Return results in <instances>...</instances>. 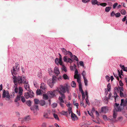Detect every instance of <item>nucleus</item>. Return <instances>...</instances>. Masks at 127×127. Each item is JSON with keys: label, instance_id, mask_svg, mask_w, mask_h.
<instances>
[{"label": "nucleus", "instance_id": "nucleus-1", "mask_svg": "<svg viewBox=\"0 0 127 127\" xmlns=\"http://www.w3.org/2000/svg\"><path fill=\"white\" fill-rule=\"evenodd\" d=\"M18 64L16 63L15 66H14L13 68V70L11 71V72L12 75H13V78L14 79V82L15 85H17L18 83L17 81H18L17 79L19 77H21V76H19L17 77L16 76H14L16 75L18 72L19 71V67L18 66Z\"/></svg>", "mask_w": 127, "mask_h": 127}, {"label": "nucleus", "instance_id": "nucleus-2", "mask_svg": "<svg viewBox=\"0 0 127 127\" xmlns=\"http://www.w3.org/2000/svg\"><path fill=\"white\" fill-rule=\"evenodd\" d=\"M17 83H18L19 85H21L22 84H24V87L25 89L29 91L30 89V87L29 84H28V82L26 81V77L22 76L21 77H19L17 79Z\"/></svg>", "mask_w": 127, "mask_h": 127}, {"label": "nucleus", "instance_id": "nucleus-3", "mask_svg": "<svg viewBox=\"0 0 127 127\" xmlns=\"http://www.w3.org/2000/svg\"><path fill=\"white\" fill-rule=\"evenodd\" d=\"M56 91H58L59 93H64L66 91L68 93V88L67 85L65 86H63L62 85H60L59 87L56 89Z\"/></svg>", "mask_w": 127, "mask_h": 127}, {"label": "nucleus", "instance_id": "nucleus-4", "mask_svg": "<svg viewBox=\"0 0 127 127\" xmlns=\"http://www.w3.org/2000/svg\"><path fill=\"white\" fill-rule=\"evenodd\" d=\"M57 79L56 76L54 75L53 76L52 79H50L48 80L47 81L48 84L51 88H52L53 87Z\"/></svg>", "mask_w": 127, "mask_h": 127}, {"label": "nucleus", "instance_id": "nucleus-5", "mask_svg": "<svg viewBox=\"0 0 127 127\" xmlns=\"http://www.w3.org/2000/svg\"><path fill=\"white\" fill-rule=\"evenodd\" d=\"M49 72L50 75H53L52 73H55L56 76H58L60 73V72L58 68L56 66L54 68V71H53L51 68H50L49 69Z\"/></svg>", "mask_w": 127, "mask_h": 127}, {"label": "nucleus", "instance_id": "nucleus-6", "mask_svg": "<svg viewBox=\"0 0 127 127\" xmlns=\"http://www.w3.org/2000/svg\"><path fill=\"white\" fill-rule=\"evenodd\" d=\"M117 115V112H115V110L113 111V116H110L109 117L108 120H110L112 121L115 122L116 121L115 119L116 118Z\"/></svg>", "mask_w": 127, "mask_h": 127}, {"label": "nucleus", "instance_id": "nucleus-7", "mask_svg": "<svg viewBox=\"0 0 127 127\" xmlns=\"http://www.w3.org/2000/svg\"><path fill=\"white\" fill-rule=\"evenodd\" d=\"M2 97L5 98L6 97L8 98H10V97L9 91L7 90L5 91V90H3Z\"/></svg>", "mask_w": 127, "mask_h": 127}, {"label": "nucleus", "instance_id": "nucleus-8", "mask_svg": "<svg viewBox=\"0 0 127 127\" xmlns=\"http://www.w3.org/2000/svg\"><path fill=\"white\" fill-rule=\"evenodd\" d=\"M119 103H115L114 105V107L115 108V109L113 110H115V112H120L122 110V108H121V106L119 107Z\"/></svg>", "mask_w": 127, "mask_h": 127}, {"label": "nucleus", "instance_id": "nucleus-9", "mask_svg": "<svg viewBox=\"0 0 127 127\" xmlns=\"http://www.w3.org/2000/svg\"><path fill=\"white\" fill-rule=\"evenodd\" d=\"M60 96L59 98V100L60 101L62 102H64V100L65 99V96L64 93H59Z\"/></svg>", "mask_w": 127, "mask_h": 127}, {"label": "nucleus", "instance_id": "nucleus-10", "mask_svg": "<svg viewBox=\"0 0 127 127\" xmlns=\"http://www.w3.org/2000/svg\"><path fill=\"white\" fill-rule=\"evenodd\" d=\"M63 60L64 62L71 63H72V61L71 59L68 58L67 56H65L63 58Z\"/></svg>", "mask_w": 127, "mask_h": 127}, {"label": "nucleus", "instance_id": "nucleus-11", "mask_svg": "<svg viewBox=\"0 0 127 127\" xmlns=\"http://www.w3.org/2000/svg\"><path fill=\"white\" fill-rule=\"evenodd\" d=\"M40 90L42 91H45L47 90V86L46 85L43 83H42L40 87Z\"/></svg>", "mask_w": 127, "mask_h": 127}, {"label": "nucleus", "instance_id": "nucleus-12", "mask_svg": "<svg viewBox=\"0 0 127 127\" xmlns=\"http://www.w3.org/2000/svg\"><path fill=\"white\" fill-rule=\"evenodd\" d=\"M31 110H32L35 113L37 110H38V108L37 105H34L31 108Z\"/></svg>", "mask_w": 127, "mask_h": 127}, {"label": "nucleus", "instance_id": "nucleus-13", "mask_svg": "<svg viewBox=\"0 0 127 127\" xmlns=\"http://www.w3.org/2000/svg\"><path fill=\"white\" fill-rule=\"evenodd\" d=\"M127 104V99H126L125 100L124 99H122L121 100V103L120 104L121 106L123 105V106H125Z\"/></svg>", "mask_w": 127, "mask_h": 127}, {"label": "nucleus", "instance_id": "nucleus-14", "mask_svg": "<svg viewBox=\"0 0 127 127\" xmlns=\"http://www.w3.org/2000/svg\"><path fill=\"white\" fill-rule=\"evenodd\" d=\"M108 109L106 107H103L101 108L100 113H105L108 112Z\"/></svg>", "mask_w": 127, "mask_h": 127}, {"label": "nucleus", "instance_id": "nucleus-15", "mask_svg": "<svg viewBox=\"0 0 127 127\" xmlns=\"http://www.w3.org/2000/svg\"><path fill=\"white\" fill-rule=\"evenodd\" d=\"M71 117L73 121L77 120L78 119L76 115L74 113H72L71 114Z\"/></svg>", "mask_w": 127, "mask_h": 127}, {"label": "nucleus", "instance_id": "nucleus-16", "mask_svg": "<svg viewBox=\"0 0 127 127\" xmlns=\"http://www.w3.org/2000/svg\"><path fill=\"white\" fill-rule=\"evenodd\" d=\"M55 90H54L52 91H49V92H48V93L50 97H53L55 96Z\"/></svg>", "mask_w": 127, "mask_h": 127}, {"label": "nucleus", "instance_id": "nucleus-17", "mask_svg": "<svg viewBox=\"0 0 127 127\" xmlns=\"http://www.w3.org/2000/svg\"><path fill=\"white\" fill-rule=\"evenodd\" d=\"M91 3L93 5L96 4L98 5H99V2L96 0H92Z\"/></svg>", "mask_w": 127, "mask_h": 127}, {"label": "nucleus", "instance_id": "nucleus-18", "mask_svg": "<svg viewBox=\"0 0 127 127\" xmlns=\"http://www.w3.org/2000/svg\"><path fill=\"white\" fill-rule=\"evenodd\" d=\"M68 112L63 111L60 112V114L63 115H65L67 117H68L69 116V114L67 113Z\"/></svg>", "mask_w": 127, "mask_h": 127}, {"label": "nucleus", "instance_id": "nucleus-19", "mask_svg": "<svg viewBox=\"0 0 127 127\" xmlns=\"http://www.w3.org/2000/svg\"><path fill=\"white\" fill-rule=\"evenodd\" d=\"M63 53L65 55H67L68 54V51H67L66 49L64 48H62L61 49Z\"/></svg>", "mask_w": 127, "mask_h": 127}, {"label": "nucleus", "instance_id": "nucleus-20", "mask_svg": "<svg viewBox=\"0 0 127 127\" xmlns=\"http://www.w3.org/2000/svg\"><path fill=\"white\" fill-rule=\"evenodd\" d=\"M21 95L19 94L16 97V98L15 100V101L16 102H17L18 101L20 100L21 98V97H22Z\"/></svg>", "mask_w": 127, "mask_h": 127}, {"label": "nucleus", "instance_id": "nucleus-21", "mask_svg": "<svg viewBox=\"0 0 127 127\" xmlns=\"http://www.w3.org/2000/svg\"><path fill=\"white\" fill-rule=\"evenodd\" d=\"M24 122H27L30 120V117L29 116H28L24 118Z\"/></svg>", "mask_w": 127, "mask_h": 127}, {"label": "nucleus", "instance_id": "nucleus-22", "mask_svg": "<svg viewBox=\"0 0 127 127\" xmlns=\"http://www.w3.org/2000/svg\"><path fill=\"white\" fill-rule=\"evenodd\" d=\"M74 79H77V81L78 83L79 84H81V80L79 76L78 75V76L77 77H74Z\"/></svg>", "mask_w": 127, "mask_h": 127}, {"label": "nucleus", "instance_id": "nucleus-23", "mask_svg": "<svg viewBox=\"0 0 127 127\" xmlns=\"http://www.w3.org/2000/svg\"><path fill=\"white\" fill-rule=\"evenodd\" d=\"M68 112L67 113L68 114H69V117L70 116V114L72 113H73L72 112V108L71 107H69L68 109V111H67Z\"/></svg>", "mask_w": 127, "mask_h": 127}, {"label": "nucleus", "instance_id": "nucleus-24", "mask_svg": "<svg viewBox=\"0 0 127 127\" xmlns=\"http://www.w3.org/2000/svg\"><path fill=\"white\" fill-rule=\"evenodd\" d=\"M120 66L121 68L124 71H127V67H125L124 65H122L121 64L120 65Z\"/></svg>", "mask_w": 127, "mask_h": 127}, {"label": "nucleus", "instance_id": "nucleus-25", "mask_svg": "<svg viewBox=\"0 0 127 127\" xmlns=\"http://www.w3.org/2000/svg\"><path fill=\"white\" fill-rule=\"evenodd\" d=\"M39 103L40 105L42 106H43L45 104V101L44 100H42L39 101Z\"/></svg>", "mask_w": 127, "mask_h": 127}, {"label": "nucleus", "instance_id": "nucleus-26", "mask_svg": "<svg viewBox=\"0 0 127 127\" xmlns=\"http://www.w3.org/2000/svg\"><path fill=\"white\" fill-rule=\"evenodd\" d=\"M29 91L28 92L29 94L30 95L31 97L32 98L34 94L32 91L31 90H29Z\"/></svg>", "mask_w": 127, "mask_h": 127}, {"label": "nucleus", "instance_id": "nucleus-27", "mask_svg": "<svg viewBox=\"0 0 127 127\" xmlns=\"http://www.w3.org/2000/svg\"><path fill=\"white\" fill-rule=\"evenodd\" d=\"M25 97L27 99L29 98V97H31L30 95L29 94L28 92L26 93L24 95Z\"/></svg>", "mask_w": 127, "mask_h": 127}, {"label": "nucleus", "instance_id": "nucleus-28", "mask_svg": "<svg viewBox=\"0 0 127 127\" xmlns=\"http://www.w3.org/2000/svg\"><path fill=\"white\" fill-rule=\"evenodd\" d=\"M111 8V7L110 6L106 7L105 9V11L107 12H108L110 11Z\"/></svg>", "mask_w": 127, "mask_h": 127}, {"label": "nucleus", "instance_id": "nucleus-29", "mask_svg": "<svg viewBox=\"0 0 127 127\" xmlns=\"http://www.w3.org/2000/svg\"><path fill=\"white\" fill-rule=\"evenodd\" d=\"M63 77L65 80L69 79V77L66 74H65L63 75Z\"/></svg>", "mask_w": 127, "mask_h": 127}, {"label": "nucleus", "instance_id": "nucleus-30", "mask_svg": "<svg viewBox=\"0 0 127 127\" xmlns=\"http://www.w3.org/2000/svg\"><path fill=\"white\" fill-rule=\"evenodd\" d=\"M78 70L77 69H76V70L75 71L74 73V77H77L78 76V75H79V74H78Z\"/></svg>", "mask_w": 127, "mask_h": 127}, {"label": "nucleus", "instance_id": "nucleus-31", "mask_svg": "<svg viewBox=\"0 0 127 127\" xmlns=\"http://www.w3.org/2000/svg\"><path fill=\"white\" fill-rule=\"evenodd\" d=\"M36 93L37 95H41L42 93L40 90L39 89H37L36 91Z\"/></svg>", "mask_w": 127, "mask_h": 127}, {"label": "nucleus", "instance_id": "nucleus-32", "mask_svg": "<svg viewBox=\"0 0 127 127\" xmlns=\"http://www.w3.org/2000/svg\"><path fill=\"white\" fill-rule=\"evenodd\" d=\"M118 75L121 78V75H123L122 74L123 72V71L122 70L120 71V72L118 70Z\"/></svg>", "mask_w": 127, "mask_h": 127}, {"label": "nucleus", "instance_id": "nucleus-33", "mask_svg": "<svg viewBox=\"0 0 127 127\" xmlns=\"http://www.w3.org/2000/svg\"><path fill=\"white\" fill-rule=\"evenodd\" d=\"M107 90L108 91L107 92V94L108 93V91H110V89H111V84L110 83H109L107 85ZM107 94H106V95H107Z\"/></svg>", "mask_w": 127, "mask_h": 127}, {"label": "nucleus", "instance_id": "nucleus-34", "mask_svg": "<svg viewBox=\"0 0 127 127\" xmlns=\"http://www.w3.org/2000/svg\"><path fill=\"white\" fill-rule=\"evenodd\" d=\"M23 90L22 88L21 87H19V95H21L22 94Z\"/></svg>", "mask_w": 127, "mask_h": 127}, {"label": "nucleus", "instance_id": "nucleus-35", "mask_svg": "<svg viewBox=\"0 0 127 127\" xmlns=\"http://www.w3.org/2000/svg\"><path fill=\"white\" fill-rule=\"evenodd\" d=\"M122 15H125L126 13V12L124 9H122L120 11Z\"/></svg>", "mask_w": 127, "mask_h": 127}, {"label": "nucleus", "instance_id": "nucleus-36", "mask_svg": "<svg viewBox=\"0 0 127 127\" xmlns=\"http://www.w3.org/2000/svg\"><path fill=\"white\" fill-rule=\"evenodd\" d=\"M71 85L73 87H75L76 86V84L74 81H72L71 83Z\"/></svg>", "mask_w": 127, "mask_h": 127}, {"label": "nucleus", "instance_id": "nucleus-37", "mask_svg": "<svg viewBox=\"0 0 127 127\" xmlns=\"http://www.w3.org/2000/svg\"><path fill=\"white\" fill-rule=\"evenodd\" d=\"M112 95V94L111 93H110L109 94L108 96V98L107 97H105V101L107 102H108V99H109L110 98V97Z\"/></svg>", "mask_w": 127, "mask_h": 127}, {"label": "nucleus", "instance_id": "nucleus-38", "mask_svg": "<svg viewBox=\"0 0 127 127\" xmlns=\"http://www.w3.org/2000/svg\"><path fill=\"white\" fill-rule=\"evenodd\" d=\"M62 70L65 72L67 71V70L66 69V67L64 66V65H62Z\"/></svg>", "mask_w": 127, "mask_h": 127}, {"label": "nucleus", "instance_id": "nucleus-39", "mask_svg": "<svg viewBox=\"0 0 127 127\" xmlns=\"http://www.w3.org/2000/svg\"><path fill=\"white\" fill-rule=\"evenodd\" d=\"M81 92L82 96V99L83 100H84L85 97V95L84 94V93L83 92V91H82Z\"/></svg>", "mask_w": 127, "mask_h": 127}, {"label": "nucleus", "instance_id": "nucleus-40", "mask_svg": "<svg viewBox=\"0 0 127 127\" xmlns=\"http://www.w3.org/2000/svg\"><path fill=\"white\" fill-rule=\"evenodd\" d=\"M43 99L45 100H47L48 98V96L46 94H43Z\"/></svg>", "mask_w": 127, "mask_h": 127}, {"label": "nucleus", "instance_id": "nucleus-41", "mask_svg": "<svg viewBox=\"0 0 127 127\" xmlns=\"http://www.w3.org/2000/svg\"><path fill=\"white\" fill-rule=\"evenodd\" d=\"M95 104L97 106H99L100 105V103L98 100H95Z\"/></svg>", "mask_w": 127, "mask_h": 127}, {"label": "nucleus", "instance_id": "nucleus-42", "mask_svg": "<svg viewBox=\"0 0 127 127\" xmlns=\"http://www.w3.org/2000/svg\"><path fill=\"white\" fill-rule=\"evenodd\" d=\"M34 103L35 104H38L39 102V101L38 99H35L34 100Z\"/></svg>", "mask_w": 127, "mask_h": 127}, {"label": "nucleus", "instance_id": "nucleus-43", "mask_svg": "<svg viewBox=\"0 0 127 127\" xmlns=\"http://www.w3.org/2000/svg\"><path fill=\"white\" fill-rule=\"evenodd\" d=\"M82 75L83 78H86V73L85 71H83L82 73Z\"/></svg>", "mask_w": 127, "mask_h": 127}, {"label": "nucleus", "instance_id": "nucleus-44", "mask_svg": "<svg viewBox=\"0 0 127 127\" xmlns=\"http://www.w3.org/2000/svg\"><path fill=\"white\" fill-rule=\"evenodd\" d=\"M84 82L85 84V85L86 86H87L88 85V80L86 78H83Z\"/></svg>", "mask_w": 127, "mask_h": 127}, {"label": "nucleus", "instance_id": "nucleus-45", "mask_svg": "<svg viewBox=\"0 0 127 127\" xmlns=\"http://www.w3.org/2000/svg\"><path fill=\"white\" fill-rule=\"evenodd\" d=\"M79 91L80 92H81L82 91H83V90L82 89V85L81 84H79Z\"/></svg>", "mask_w": 127, "mask_h": 127}, {"label": "nucleus", "instance_id": "nucleus-46", "mask_svg": "<svg viewBox=\"0 0 127 127\" xmlns=\"http://www.w3.org/2000/svg\"><path fill=\"white\" fill-rule=\"evenodd\" d=\"M72 59H73L74 60L77 61H78V59L77 57L75 55H74L73 57L71 58Z\"/></svg>", "mask_w": 127, "mask_h": 127}, {"label": "nucleus", "instance_id": "nucleus-47", "mask_svg": "<svg viewBox=\"0 0 127 127\" xmlns=\"http://www.w3.org/2000/svg\"><path fill=\"white\" fill-rule=\"evenodd\" d=\"M100 5L103 7L107 5V4L106 3H100L99 2V5Z\"/></svg>", "mask_w": 127, "mask_h": 127}, {"label": "nucleus", "instance_id": "nucleus-48", "mask_svg": "<svg viewBox=\"0 0 127 127\" xmlns=\"http://www.w3.org/2000/svg\"><path fill=\"white\" fill-rule=\"evenodd\" d=\"M53 116L57 120H59V118L58 116V115L57 114H55L54 113L53 114Z\"/></svg>", "mask_w": 127, "mask_h": 127}, {"label": "nucleus", "instance_id": "nucleus-49", "mask_svg": "<svg viewBox=\"0 0 127 127\" xmlns=\"http://www.w3.org/2000/svg\"><path fill=\"white\" fill-rule=\"evenodd\" d=\"M26 103L27 104L28 106H30L31 105V101L29 100L27 101H26Z\"/></svg>", "mask_w": 127, "mask_h": 127}, {"label": "nucleus", "instance_id": "nucleus-50", "mask_svg": "<svg viewBox=\"0 0 127 127\" xmlns=\"http://www.w3.org/2000/svg\"><path fill=\"white\" fill-rule=\"evenodd\" d=\"M86 102L87 103L88 105H90V103L89 102V100L88 99V96H87V97H86V98L85 99Z\"/></svg>", "mask_w": 127, "mask_h": 127}, {"label": "nucleus", "instance_id": "nucleus-51", "mask_svg": "<svg viewBox=\"0 0 127 127\" xmlns=\"http://www.w3.org/2000/svg\"><path fill=\"white\" fill-rule=\"evenodd\" d=\"M67 53L68 55L70 56L71 58H72L73 56V55L72 53L69 51H68V52Z\"/></svg>", "mask_w": 127, "mask_h": 127}, {"label": "nucleus", "instance_id": "nucleus-52", "mask_svg": "<svg viewBox=\"0 0 127 127\" xmlns=\"http://www.w3.org/2000/svg\"><path fill=\"white\" fill-rule=\"evenodd\" d=\"M58 63L59 64L61 65L62 66V65H63L62 64V59H59V60L58 62Z\"/></svg>", "mask_w": 127, "mask_h": 127}, {"label": "nucleus", "instance_id": "nucleus-53", "mask_svg": "<svg viewBox=\"0 0 127 127\" xmlns=\"http://www.w3.org/2000/svg\"><path fill=\"white\" fill-rule=\"evenodd\" d=\"M115 15L116 17H120L121 16L119 12H118L115 14Z\"/></svg>", "mask_w": 127, "mask_h": 127}, {"label": "nucleus", "instance_id": "nucleus-54", "mask_svg": "<svg viewBox=\"0 0 127 127\" xmlns=\"http://www.w3.org/2000/svg\"><path fill=\"white\" fill-rule=\"evenodd\" d=\"M43 116L46 118L48 119L49 118L48 117V114L47 113H44Z\"/></svg>", "mask_w": 127, "mask_h": 127}, {"label": "nucleus", "instance_id": "nucleus-55", "mask_svg": "<svg viewBox=\"0 0 127 127\" xmlns=\"http://www.w3.org/2000/svg\"><path fill=\"white\" fill-rule=\"evenodd\" d=\"M82 1L84 3H87L88 2L90 1V0H82Z\"/></svg>", "mask_w": 127, "mask_h": 127}, {"label": "nucleus", "instance_id": "nucleus-56", "mask_svg": "<svg viewBox=\"0 0 127 127\" xmlns=\"http://www.w3.org/2000/svg\"><path fill=\"white\" fill-rule=\"evenodd\" d=\"M80 65L81 66H84V64L83 62L82 61H80L79 62Z\"/></svg>", "mask_w": 127, "mask_h": 127}, {"label": "nucleus", "instance_id": "nucleus-57", "mask_svg": "<svg viewBox=\"0 0 127 127\" xmlns=\"http://www.w3.org/2000/svg\"><path fill=\"white\" fill-rule=\"evenodd\" d=\"M118 4V3H114L113 6V9H115V8L117 6Z\"/></svg>", "mask_w": 127, "mask_h": 127}, {"label": "nucleus", "instance_id": "nucleus-58", "mask_svg": "<svg viewBox=\"0 0 127 127\" xmlns=\"http://www.w3.org/2000/svg\"><path fill=\"white\" fill-rule=\"evenodd\" d=\"M115 93H116V92H118L119 91V89L118 87H116L114 88V90Z\"/></svg>", "mask_w": 127, "mask_h": 127}, {"label": "nucleus", "instance_id": "nucleus-59", "mask_svg": "<svg viewBox=\"0 0 127 127\" xmlns=\"http://www.w3.org/2000/svg\"><path fill=\"white\" fill-rule=\"evenodd\" d=\"M21 100L23 102H24L25 101V99L23 96L21 97Z\"/></svg>", "mask_w": 127, "mask_h": 127}, {"label": "nucleus", "instance_id": "nucleus-60", "mask_svg": "<svg viewBox=\"0 0 127 127\" xmlns=\"http://www.w3.org/2000/svg\"><path fill=\"white\" fill-rule=\"evenodd\" d=\"M59 60V59L58 58L56 59L55 60V62L56 64H58Z\"/></svg>", "mask_w": 127, "mask_h": 127}, {"label": "nucleus", "instance_id": "nucleus-61", "mask_svg": "<svg viewBox=\"0 0 127 127\" xmlns=\"http://www.w3.org/2000/svg\"><path fill=\"white\" fill-rule=\"evenodd\" d=\"M103 118L105 120H108V119L107 116L105 115H104L103 116Z\"/></svg>", "mask_w": 127, "mask_h": 127}, {"label": "nucleus", "instance_id": "nucleus-62", "mask_svg": "<svg viewBox=\"0 0 127 127\" xmlns=\"http://www.w3.org/2000/svg\"><path fill=\"white\" fill-rule=\"evenodd\" d=\"M18 120L19 121L22 122V123L24 122V118H20L18 119Z\"/></svg>", "mask_w": 127, "mask_h": 127}, {"label": "nucleus", "instance_id": "nucleus-63", "mask_svg": "<svg viewBox=\"0 0 127 127\" xmlns=\"http://www.w3.org/2000/svg\"><path fill=\"white\" fill-rule=\"evenodd\" d=\"M113 75H114V76L116 77L117 78V79L118 80H119V77L117 76V74H115L114 73H113Z\"/></svg>", "mask_w": 127, "mask_h": 127}, {"label": "nucleus", "instance_id": "nucleus-64", "mask_svg": "<svg viewBox=\"0 0 127 127\" xmlns=\"http://www.w3.org/2000/svg\"><path fill=\"white\" fill-rule=\"evenodd\" d=\"M107 79V81L109 82L110 80V77L108 75H107L105 77Z\"/></svg>", "mask_w": 127, "mask_h": 127}]
</instances>
